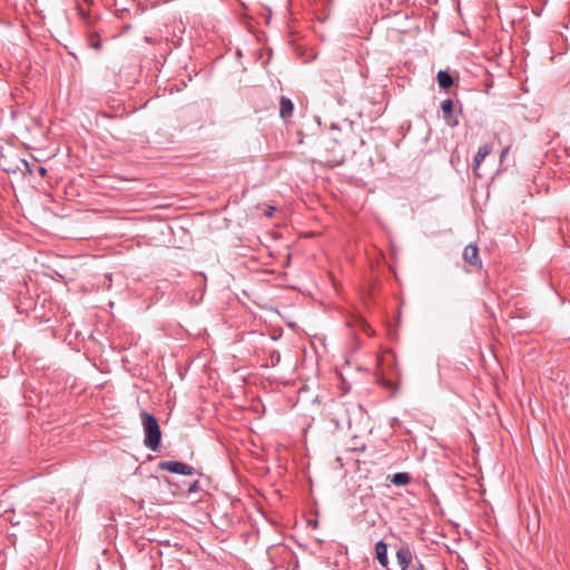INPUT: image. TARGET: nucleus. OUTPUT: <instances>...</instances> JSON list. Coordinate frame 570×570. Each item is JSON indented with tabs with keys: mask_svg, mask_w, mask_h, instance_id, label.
I'll return each mask as SVG.
<instances>
[{
	"mask_svg": "<svg viewBox=\"0 0 570 570\" xmlns=\"http://www.w3.org/2000/svg\"><path fill=\"white\" fill-rule=\"evenodd\" d=\"M90 46L96 50L100 49V42L94 40L92 38L90 39Z\"/></svg>",
	"mask_w": 570,
	"mask_h": 570,
	"instance_id": "nucleus-16",
	"label": "nucleus"
},
{
	"mask_svg": "<svg viewBox=\"0 0 570 570\" xmlns=\"http://www.w3.org/2000/svg\"><path fill=\"white\" fill-rule=\"evenodd\" d=\"M275 210H276L275 206H267L266 209L264 210V215L266 217H271Z\"/></svg>",
	"mask_w": 570,
	"mask_h": 570,
	"instance_id": "nucleus-14",
	"label": "nucleus"
},
{
	"mask_svg": "<svg viewBox=\"0 0 570 570\" xmlns=\"http://www.w3.org/2000/svg\"><path fill=\"white\" fill-rule=\"evenodd\" d=\"M411 481V475L407 472H399L392 475L391 482L396 487H402L409 484Z\"/></svg>",
	"mask_w": 570,
	"mask_h": 570,
	"instance_id": "nucleus-10",
	"label": "nucleus"
},
{
	"mask_svg": "<svg viewBox=\"0 0 570 570\" xmlns=\"http://www.w3.org/2000/svg\"><path fill=\"white\" fill-rule=\"evenodd\" d=\"M409 570H424V566L420 560H416V562L410 566Z\"/></svg>",
	"mask_w": 570,
	"mask_h": 570,
	"instance_id": "nucleus-13",
	"label": "nucleus"
},
{
	"mask_svg": "<svg viewBox=\"0 0 570 570\" xmlns=\"http://www.w3.org/2000/svg\"><path fill=\"white\" fill-rule=\"evenodd\" d=\"M158 469L181 475H194L196 473L194 466L179 461H160Z\"/></svg>",
	"mask_w": 570,
	"mask_h": 570,
	"instance_id": "nucleus-2",
	"label": "nucleus"
},
{
	"mask_svg": "<svg viewBox=\"0 0 570 570\" xmlns=\"http://www.w3.org/2000/svg\"><path fill=\"white\" fill-rule=\"evenodd\" d=\"M198 490H199V482L197 480H195L193 483L189 484L188 493H194V492H197Z\"/></svg>",
	"mask_w": 570,
	"mask_h": 570,
	"instance_id": "nucleus-12",
	"label": "nucleus"
},
{
	"mask_svg": "<svg viewBox=\"0 0 570 570\" xmlns=\"http://www.w3.org/2000/svg\"><path fill=\"white\" fill-rule=\"evenodd\" d=\"M375 558L383 568L389 569L387 544L383 540L375 544Z\"/></svg>",
	"mask_w": 570,
	"mask_h": 570,
	"instance_id": "nucleus-6",
	"label": "nucleus"
},
{
	"mask_svg": "<svg viewBox=\"0 0 570 570\" xmlns=\"http://www.w3.org/2000/svg\"><path fill=\"white\" fill-rule=\"evenodd\" d=\"M509 151H510L509 146H507L502 149L501 155H500V161H503L504 157L508 156Z\"/></svg>",
	"mask_w": 570,
	"mask_h": 570,
	"instance_id": "nucleus-15",
	"label": "nucleus"
},
{
	"mask_svg": "<svg viewBox=\"0 0 570 570\" xmlns=\"http://www.w3.org/2000/svg\"><path fill=\"white\" fill-rule=\"evenodd\" d=\"M396 562L400 570H409L413 563V552L407 543L401 544L396 550Z\"/></svg>",
	"mask_w": 570,
	"mask_h": 570,
	"instance_id": "nucleus-3",
	"label": "nucleus"
},
{
	"mask_svg": "<svg viewBox=\"0 0 570 570\" xmlns=\"http://www.w3.org/2000/svg\"><path fill=\"white\" fill-rule=\"evenodd\" d=\"M438 83L440 88L448 89L453 85V78L448 71L440 70L438 72Z\"/></svg>",
	"mask_w": 570,
	"mask_h": 570,
	"instance_id": "nucleus-9",
	"label": "nucleus"
},
{
	"mask_svg": "<svg viewBox=\"0 0 570 570\" xmlns=\"http://www.w3.org/2000/svg\"><path fill=\"white\" fill-rule=\"evenodd\" d=\"M140 417L145 433L144 444L151 451L158 450L161 441V431L157 419L146 411L140 413Z\"/></svg>",
	"mask_w": 570,
	"mask_h": 570,
	"instance_id": "nucleus-1",
	"label": "nucleus"
},
{
	"mask_svg": "<svg viewBox=\"0 0 570 570\" xmlns=\"http://www.w3.org/2000/svg\"><path fill=\"white\" fill-rule=\"evenodd\" d=\"M38 171H39L41 177H45L46 174H47V169L45 167H42V166H39Z\"/></svg>",
	"mask_w": 570,
	"mask_h": 570,
	"instance_id": "nucleus-17",
	"label": "nucleus"
},
{
	"mask_svg": "<svg viewBox=\"0 0 570 570\" xmlns=\"http://www.w3.org/2000/svg\"><path fill=\"white\" fill-rule=\"evenodd\" d=\"M492 151V146L490 144H484L482 146L479 147V150L478 153L475 154L474 156V159H473V170L474 173L480 176L476 170L478 168L480 167L481 163L484 160V158L490 155V153Z\"/></svg>",
	"mask_w": 570,
	"mask_h": 570,
	"instance_id": "nucleus-7",
	"label": "nucleus"
},
{
	"mask_svg": "<svg viewBox=\"0 0 570 570\" xmlns=\"http://www.w3.org/2000/svg\"><path fill=\"white\" fill-rule=\"evenodd\" d=\"M441 109L443 112V118L446 120L449 126H456L458 120L452 119V112H453V102L451 99L443 100L441 104Z\"/></svg>",
	"mask_w": 570,
	"mask_h": 570,
	"instance_id": "nucleus-8",
	"label": "nucleus"
},
{
	"mask_svg": "<svg viewBox=\"0 0 570 570\" xmlns=\"http://www.w3.org/2000/svg\"><path fill=\"white\" fill-rule=\"evenodd\" d=\"M4 171L7 173H17V171H22V173H31V169H30V165L27 160L24 159H19V165L12 167V166H7L3 168Z\"/></svg>",
	"mask_w": 570,
	"mask_h": 570,
	"instance_id": "nucleus-11",
	"label": "nucleus"
},
{
	"mask_svg": "<svg viewBox=\"0 0 570 570\" xmlns=\"http://www.w3.org/2000/svg\"><path fill=\"white\" fill-rule=\"evenodd\" d=\"M463 259L473 267H481L478 246L469 244L463 250Z\"/></svg>",
	"mask_w": 570,
	"mask_h": 570,
	"instance_id": "nucleus-4",
	"label": "nucleus"
},
{
	"mask_svg": "<svg viewBox=\"0 0 570 570\" xmlns=\"http://www.w3.org/2000/svg\"><path fill=\"white\" fill-rule=\"evenodd\" d=\"M293 112H294L293 101L289 98L282 96L279 99V116H281V118L284 121H288L292 118Z\"/></svg>",
	"mask_w": 570,
	"mask_h": 570,
	"instance_id": "nucleus-5",
	"label": "nucleus"
}]
</instances>
